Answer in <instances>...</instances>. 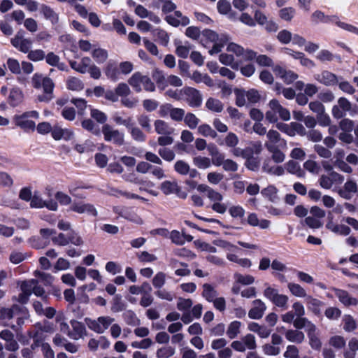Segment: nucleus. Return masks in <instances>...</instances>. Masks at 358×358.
<instances>
[{
	"label": "nucleus",
	"mask_w": 358,
	"mask_h": 358,
	"mask_svg": "<svg viewBox=\"0 0 358 358\" xmlns=\"http://www.w3.org/2000/svg\"><path fill=\"white\" fill-rule=\"evenodd\" d=\"M128 83L134 88L136 92H141L143 84V88L147 92H154L155 85L148 76H143L141 72H135L128 80Z\"/></svg>",
	"instance_id": "obj_1"
},
{
	"label": "nucleus",
	"mask_w": 358,
	"mask_h": 358,
	"mask_svg": "<svg viewBox=\"0 0 358 358\" xmlns=\"http://www.w3.org/2000/svg\"><path fill=\"white\" fill-rule=\"evenodd\" d=\"M39 117V114L36 110L27 111L21 115H15L13 117V121L17 127H20L24 131H34L36 128V124L29 118Z\"/></svg>",
	"instance_id": "obj_2"
},
{
	"label": "nucleus",
	"mask_w": 358,
	"mask_h": 358,
	"mask_svg": "<svg viewBox=\"0 0 358 358\" xmlns=\"http://www.w3.org/2000/svg\"><path fill=\"white\" fill-rule=\"evenodd\" d=\"M115 319L110 316H100L96 320L86 318L85 322L91 330L97 334H102L114 322Z\"/></svg>",
	"instance_id": "obj_3"
},
{
	"label": "nucleus",
	"mask_w": 358,
	"mask_h": 358,
	"mask_svg": "<svg viewBox=\"0 0 358 358\" xmlns=\"http://www.w3.org/2000/svg\"><path fill=\"white\" fill-rule=\"evenodd\" d=\"M180 94L185 96V100L189 106L198 108L201 106L202 96L197 89L186 86L180 90Z\"/></svg>",
	"instance_id": "obj_4"
},
{
	"label": "nucleus",
	"mask_w": 358,
	"mask_h": 358,
	"mask_svg": "<svg viewBox=\"0 0 358 358\" xmlns=\"http://www.w3.org/2000/svg\"><path fill=\"white\" fill-rule=\"evenodd\" d=\"M101 131L106 141H112L113 144L117 146L124 144V134L120 132L117 129H113L110 124H104Z\"/></svg>",
	"instance_id": "obj_5"
},
{
	"label": "nucleus",
	"mask_w": 358,
	"mask_h": 358,
	"mask_svg": "<svg viewBox=\"0 0 358 358\" xmlns=\"http://www.w3.org/2000/svg\"><path fill=\"white\" fill-rule=\"evenodd\" d=\"M10 43L18 51L27 53L32 47L33 41L31 38H25L24 31H20L10 39Z\"/></svg>",
	"instance_id": "obj_6"
},
{
	"label": "nucleus",
	"mask_w": 358,
	"mask_h": 358,
	"mask_svg": "<svg viewBox=\"0 0 358 358\" xmlns=\"http://www.w3.org/2000/svg\"><path fill=\"white\" fill-rule=\"evenodd\" d=\"M159 188L165 195L175 194L178 197L182 199H186L187 196V194L182 190L176 180H165L161 183Z\"/></svg>",
	"instance_id": "obj_7"
},
{
	"label": "nucleus",
	"mask_w": 358,
	"mask_h": 358,
	"mask_svg": "<svg viewBox=\"0 0 358 358\" xmlns=\"http://www.w3.org/2000/svg\"><path fill=\"white\" fill-rule=\"evenodd\" d=\"M30 206L32 208H43L46 207L50 210H57V203L53 201H44L38 192H35L32 198L30 201Z\"/></svg>",
	"instance_id": "obj_8"
},
{
	"label": "nucleus",
	"mask_w": 358,
	"mask_h": 358,
	"mask_svg": "<svg viewBox=\"0 0 358 358\" xmlns=\"http://www.w3.org/2000/svg\"><path fill=\"white\" fill-rule=\"evenodd\" d=\"M31 83L34 88L39 89L43 87V90L50 91L51 87H54L52 80L48 78L43 77L41 74L35 73L31 78Z\"/></svg>",
	"instance_id": "obj_9"
},
{
	"label": "nucleus",
	"mask_w": 358,
	"mask_h": 358,
	"mask_svg": "<svg viewBox=\"0 0 358 358\" xmlns=\"http://www.w3.org/2000/svg\"><path fill=\"white\" fill-rule=\"evenodd\" d=\"M315 78L325 86H334L338 83L337 76L327 70L322 71L320 74L316 75Z\"/></svg>",
	"instance_id": "obj_10"
},
{
	"label": "nucleus",
	"mask_w": 358,
	"mask_h": 358,
	"mask_svg": "<svg viewBox=\"0 0 358 358\" xmlns=\"http://www.w3.org/2000/svg\"><path fill=\"white\" fill-rule=\"evenodd\" d=\"M70 209L78 213H86L88 215H92L94 217L97 216V211L96 208L92 204L90 203H84L83 202H74L71 205Z\"/></svg>",
	"instance_id": "obj_11"
},
{
	"label": "nucleus",
	"mask_w": 358,
	"mask_h": 358,
	"mask_svg": "<svg viewBox=\"0 0 358 358\" xmlns=\"http://www.w3.org/2000/svg\"><path fill=\"white\" fill-rule=\"evenodd\" d=\"M315 331V325L313 323H309L306 329L307 335L309 338V344L313 350L320 351L322 348V343L320 339L316 335Z\"/></svg>",
	"instance_id": "obj_12"
},
{
	"label": "nucleus",
	"mask_w": 358,
	"mask_h": 358,
	"mask_svg": "<svg viewBox=\"0 0 358 358\" xmlns=\"http://www.w3.org/2000/svg\"><path fill=\"white\" fill-rule=\"evenodd\" d=\"M70 323L72 326L73 331H70L69 330V338L78 340L86 335V328L83 323L75 320H71Z\"/></svg>",
	"instance_id": "obj_13"
},
{
	"label": "nucleus",
	"mask_w": 358,
	"mask_h": 358,
	"mask_svg": "<svg viewBox=\"0 0 358 358\" xmlns=\"http://www.w3.org/2000/svg\"><path fill=\"white\" fill-rule=\"evenodd\" d=\"M357 192V183L354 180H348L344 184L343 187L338 191V193L341 197L349 200L352 197L353 194Z\"/></svg>",
	"instance_id": "obj_14"
},
{
	"label": "nucleus",
	"mask_w": 358,
	"mask_h": 358,
	"mask_svg": "<svg viewBox=\"0 0 358 358\" xmlns=\"http://www.w3.org/2000/svg\"><path fill=\"white\" fill-rule=\"evenodd\" d=\"M254 307L248 312V317L250 319H261L266 309L265 303L261 299H255L253 301Z\"/></svg>",
	"instance_id": "obj_15"
},
{
	"label": "nucleus",
	"mask_w": 358,
	"mask_h": 358,
	"mask_svg": "<svg viewBox=\"0 0 358 358\" xmlns=\"http://www.w3.org/2000/svg\"><path fill=\"white\" fill-rule=\"evenodd\" d=\"M35 280L32 279L22 282L21 285L22 293L19 296V301L24 303L27 301L29 296L33 293Z\"/></svg>",
	"instance_id": "obj_16"
},
{
	"label": "nucleus",
	"mask_w": 358,
	"mask_h": 358,
	"mask_svg": "<svg viewBox=\"0 0 358 358\" xmlns=\"http://www.w3.org/2000/svg\"><path fill=\"white\" fill-rule=\"evenodd\" d=\"M24 94L19 87H13L8 97V102L12 107L19 106L23 101Z\"/></svg>",
	"instance_id": "obj_17"
},
{
	"label": "nucleus",
	"mask_w": 358,
	"mask_h": 358,
	"mask_svg": "<svg viewBox=\"0 0 358 358\" xmlns=\"http://www.w3.org/2000/svg\"><path fill=\"white\" fill-rule=\"evenodd\" d=\"M312 21L318 23V22H323V23H335L336 20H338V17L336 16H329L324 15V13L320 10H316L311 15Z\"/></svg>",
	"instance_id": "obj_18"
},
{
	"label": "nucleus",
	"mask_w": 358,
	"mask_h": 358,
	"mask_svg": "<svg viewBox=\"0 0 358 358\" xmlns=\"http://www.w3.org/2000/svg\"><path fill=\"white\" fill-rule=\"evenodd\" d=\"M307 307L315 315H319L321 313L320 308L324 306V303L317 299L313 298L311 296L306 297Z\"/></svg>",
	"instance_id": "obj_19"
},
{
	"label": "nucleus",
	"mask_w": 358,
	"mask_h": 358,
	"mask_svg": "<svg viewBox=\"0 0 358 358\" xmlns=\"http://www.w3.org/2000/svg\"><path fill=\"white\" fill-rule=\"evenodd\" d=\"M287 171L291 174L296 176L298 178H303L305 171L301 168L299 164L294 160H289L285 164Z\"/></svg>",
	"instance_id": "obj_20"
},
{
	"label": "nucleus",
	"mask_w": 358,
	"mask_h": 358,
	"mask_svg": "<svg viewBox=\"0 0 358 358\" xmlns=\"http://www.w3.org/2000/svg\"><path fill=\"white\" fill-rule=\"evenodd\" d=\"M336 296L345 306H356L358 304V300L356 298L351 297L345 290L337 289Z\"/></svg>",
	"instance_id": "obj_21"
},
{
	"label": "nucleus",
	"mask_w": 358,
	"mask_h": 358,
	"mask_svg": "<svg viewBox=\"0 0 358 358\" xmlns=\"http://www.w3.org/2000/svg\"><path fill=\"white\" fill-rule=\"evenodd\" d=\"M152 77L156 82L158 87L164 90L167 86V81L163 71L155 68L152 72Z\"/></svg>",
	"instance_id": "obj_22"
},
{
	"label": "nucleus",
	"mask_w": 358,
	"mask_h": 358,
	"mask_svg": "<svg viewBox=\"0 0 358 358\" xmlns=\"http://www.w3.org/2000/svg\"><path fill=\"white\" fill-rule=\"evenodd\" d=\"M104 73L108 79L116 81L119 78L120 72L115 64L108 63L105 68Z\"/></svg>",
	"instance_id": "obj_23"
},
{
	"label": "nucleus",
	"mask_w": 358,
	"mask_h": 358,
	"mask_svg": "<svg viewBox=\"0 0 358 358\" xmlns=\"http://www.w3.org/2000/svg\"><path fill=\"white\" fill-rule=\"evenodd\" d=\"M122 318L129 326H138L141 323L140 320L132 310H125L122 314Z\"/></svg>",
	"instance_id": "obj_24"
},
{
	"label": "nucleus",
	"mask_w": 358,
	"mask_h": 358,
	"mask_svg": "<svg viewBox=\"0 0 358 358\" xmlns=\"http://www.w3.org/2000/svg\"><path fill=\"white\" fill-rule=\"evenodd\" d=\"M285 338L290 342L301 343L304 340V334L302 331L289 329L285 333Z\"/></svg>",
	"instance_id": "obj_25"
},
{
	"label": "nucleus",
	"mask_w": 358,
	"mask_h": 358,
	"mask_svg": "<svg viewBox=\"0 0 358 358\" xmlns=\"http://www.w3.org/2000/svg\"><path fill=\"white\" fill-rule=\"evenodd\" d=\"M127 304L122 299L120 294H115L113 298L110 310L113 313H119L126 309Z\"/></svg>",
	"instance_id": "obj_26"
},
{
	"label": "nucleus",
	"mask_w": 358,
	"mask_h": 358,
	"mask_svg": "<svg viewBox=\"0 0 358 358\" xmlns=\"http://www.w3.org/2000/svg\"><path fill=\"white\" fill-rule=\"evenodd\" d=\"M119 215L127 220L134 222L135 223H141V219L132 211L130 208H123L121 209L120 212L118 213Z\"/></svg>",
	"instance_id": "obj_27"
},
{
	"label": "nucleus",
	"mask_w": 358,
	"mask_h": 358,
	"mask_svg": "<svg viewBox=\"0 0 358 358\" xmlns=\"http://www.w3.org/2000/svg\"><path fill=\"white\" fill-rule=\"evenodd\" d=\"M262 194L271 202H275L278 199V189L273 185H268L261 191Z\"/></svg>",
	"instance_id": "obj_28"
},
{
	"label": "nucleus",
	"mask_w": 358,
	"mask_h": 358,
	"mask_svg": "<svg viewBox=\"0 0 358 358\" xmlns=\"http://www.w3.org/2000/svg\"><path fill=\"white\" fill-rule=\"evenodd\" d=\"M110 194L116 197H118L120 195L126 197L127 199H143V197L136 194L122 191L114 187L110 188Z\"/></svg>",
	"instance_id": "obj_29"
},
{
	"label": "nucleus",
	"mask_w": 358,
	"mask_h": 358,
	"mask_svg": "<svg viewBox=\"0 0 358 358\" xmlns=\"http://www.w3.org/2000/svg\"><path fill=\"white\" fill-rule=\"evenodd\" d=\"M203 292L202 296L209 302H212L215 297L217 296V291L214 289V287L208 283H205L203 285Z\"/></svg>",
	"instance_id": "obj_30"
},
{
	"label": "nucleus",
	"mask_w": 358,
	"mask_h": 358,
	"mask_svg": "<svg viewBox=\"0 0 358 358\" xmlns=\"http://www.w3.org/2000/svg\"><path fill=\"white\" fill-rule=\"evenodd\" d=\"M206 106L210 110L220 113L223 110V103L218 99L210 97L206 103Z\"/></svg>",
	"instance_id": "obj_31"
},
{
	"label": "nucleus",
	"mask_w": 358,
	"mask_h": 358,
	"mask_svg": "<svg viewBox=\"0 0 358 358\" xmlns=\"http://www.w3.org/2000/svg\"><path fill=\"white\" fill-rule=\"evenodd\" d=\"M152 34L159 38L161 45H167L169 41V36L166 31L156 28L152 30Z\"/></svg>",
	"instance_id": "obj_32"
},
{
	"label": "nucleus",
	"mask_w": 358,
	"mask_h": 358,
	"mask_svg": "<svg viewBox=\"0 0 358 358\" xmlns=\"http://www.w3.org/2000/svg\"><path fill=\"white\" fill-rule=\"evenodd\" d=\"M241 323L239 321L231 322L227 329V334L231 339L235 338L240 332Z\"/></svg>",
	"instance_id": "obj_33"
},
{
	"label": "nucleus",
	"mask_w": 358,
	"mask_h": 358,
	"mask_svg": "<svg viewBox=\"0 0 358 358\" xmlns=\"http://www.w3.org/2000/svg\"><path fill=\"white\" fill-rule=\"evenodd\" d=\"M229 215L234 219L239 218L241 221L244 220L245 211L241 206H232L229 208Z\"/></svg>",
	"instance_id": "obj_34"
},
{
	"label": "nucleus",
	"mask_w": 358,
	"mask_h": 358,
	"mask_svg": "<svg viewBox=\"0 0 358 358\" xmlns=\"http://www.w3.org/2000/svg\"><path fill=\"white\" fill-rule=\"evenodd\" d=\"M46 62L51 66H57L60 70H64L65 64L59 62V57L55 55L53 52H50L47 55Z\"/></svg>",
	"instance_id": "obj_35"
},
{
	"label": "nucleus",
	"mask_w": 358,
	"mask_h": 358,
	"mask_svg": "<svg viewBox=\"0 0 358 358\" xmlns=\"http://www.w3.org/2000/svg\"><path fill=\"white\" fill-rule=\"evenodd\" d=\"M92 57L99 64L103 63L108 58V52L101 48L94 49L92 52Z\"/></svg>",
	"instance_id": "obj_36"
},
{
	"label": "nucleus",
	"mask_w": 358,
	"mask_h": 358,
	"mask_svg": "<svg viewBox=\"0 0 358 358\" xmlns=\"http://www.w3.org/2000/svg\"><path fill=\"white\" fill-rule=\"evenodd\" d=\"M155 131L162 135H169L171 132L169 131L168 124L161 120H157L155 122Z\"/></svg>",
	"instance_id": "obj_37"
},
{
	"label": "nucleus",
	"mask_w": 358,
	"mask_h": 358,
	"mask_svg": "<svg viewBox=\"0 0 358 358\" xmlns=\"http://www.w3.org/2000/svg\"><path fill=\"white\" fill-rule=\"evenodd\" d=\"M288 288L291 293L297 297H306V292L305 289L299 284L289 282Z\"/></svg>",
	"instance_id": "obj_38"
},
{
	"label": "nucleus",
	"mask_w": 358,
	"mask_h": 358,
	"mask_svg": "<svg viewBox=\"0 0 358 358\" xmlns=\"http://www.w3.org/2000/svg\"><path fill=\"white\" fill-rule=\"evenodd\" d=\"M260 158L259 157H252V158L245 160V166L250 171H257L260 167Z\"/></svg>",
	"instance_id": "obj_39"
},
{
	"label": "nucleus",
	"mask_w": 358,
	"mask_h": 358,
	"mask_svg": "<svg viewBox=\"0 0 358 358\" xmlns=\"http://www.w3.org/2000/svg\"><path fill=\"white\" fill-rule=\"evenodd\" d=\"M34 275L37 277L45 285H50L53 282L54 278L50 274L41 271H35Z\"/></svg>",
	"instance_id": "obj_40"
},
{
	"label": "nucleus",
	"mask_w": 358,
	"mask_h": 358,
	"mask_svg": "<svg viewBox=\"0 0 358 358\" xmlns=\"http://www.w3.org/2000/svg\"><path fill=\"white\" fill-rule=\"evenodd\" d=\"M27 257L28 255L27 253L14 250L10 253L9 259L13 264H17L25 260Z\"/></svg>",
	"instance_id": "obj_41"
},
{
	"label": "nucleus",
	"mask_w": 358,
	"mask_h": 358,
	"mask_svg": "<svg viewBox=\"0 0 358 358\" xmlns=\"http://www.w3.org/2000/svg\"><path fill=\"white\" fill-rule=\"evenodd\" d=\"M262 169L264 171H266L268 173H271L278 176H282L285 173V170L282 166H269L266 161L263 164Z\"/></svg>",
	"instance_id": "obj_42"
},
{
	"label": "nucleus",
	"mask_w": 358,
	"mask_h": 358,
	"mask_svg": "<svg viewBox=\"0 0 358 358\" xmlns=\"http://www.w3.org/2000/svg\"><path fill=\"white\" fill-rule=\"evenodd\" d=\"M41 12L47 20H49L52 22H56L57 20V14L49 6L42 5L41 7Z\"/></svg>",
	"instance_id": "obj_43"
},
{
	"label": "nucleus",
	"mask_w": 358,
	"mask_h": 358,
	"mask_svg": "<svg viewBox=\"0 0 358 358\" xmlns=\"http://www.w3.org/2000/svg\"><path fill=\"white\" fill-rule=\"evenodd\" d=\"M268 150L272 152L271 159L275 163L279 164L285 160V154L277 147H271Z\"/></svg>",
	"instance_id": "obj_44"
},
{
	"label": "nucleus",
	"mask_w": 358,
	"mask_h": 358,
	"mask_svg": "<svg viewBox=\"0 0 358 358\" xmlns=\"http://www.w3.org/2000/svg\"><path fill=\"white\" fill-rule=\"evenodd\" d=\"M198 131L201 135L206 137L210 136L215 138L217 136L216 131L207 124L200 125L198 128Z\"/></svg>",
	"instance_id": "obj_45"
},
{
	"label": "nucleus",
	"mask_w": 358,
	"mask_h": 358,
	"mask_svg": "<svg viewBox=\"0 0 358 358\" xmlns=\"http://www.w3.org/2000/svg\"><path fill=\"white\" fill-rule=\"evenodd\" d=\"M174 170L180 175H187L189 171V166L182 160H178L174 164Z\"/></svg>",
	"instance_id": "obj_46"
},
{
	"label": "nucleus",
	"mask_w": 358,
	"mask_h": 358,
	"mask_svg": "<svg viewBox=\"0 0 358 358\" xmlns=\"http://www.w3.org/2000/svg\"><path fill=\"white\" fill-rule=\"evenodd\" d=\"M295 9L292 7H287L280 10L279 15L281 19L289 22L294 17Z\"/></svg>",
	"instance_id": "obj_47"
},
{
	"label": "nucleus",
	"mask_w": 358,
	"mask_h": 358,
	"mask_svg": "<svg viewBox=\"0 0 358 358\" xmlns=\"http://www.w3.org/2000/svg\"><path fill=\"white\" fill-rule=\"evenodd\" d=\"M194 164L199 169H207L210 166V160L206 157H195L193 158Z\"/></svg>",
	"instance_id": "obj_48"
},
{
	"label": "nucleus",
	"mask_w": 358,
	"mask_h": 358,
	"mask_svg": "<svg viewBox=\"0 0 358 358\" xmlns=\"http://www.w3.org/2000/svg\"><path fill=\"white\" fill-rule=\"evenodd\" d=\"M19 309L17 306H13L10 308H2L0 311L1 317L3 320H10L14 317Z\"/></svg>",
	"instance_id": "obj_49"
},
{
	"label": "nucleus",
	"mask_w": 358,
	"mask_h": 358,
	"mask_svg": "<svg viewBox=\"0 0 358 358\" xmlns=\"http://www.w3.org/2000/svg\"><path fill=\"white\" fill-rule=\"evenodd\" d=\"M343 321H344L343 329L345 331L351 332L357 329L356 322L351 315H345Z\"/></svg>",
	"instance_id": "obj_50"
},
{
	"label": "nucleus",
	"mask_w": 358,
	"mask_h": 358,
	"mask_svg": "<svg viewBox=\"0 0 358 358\" xmlns=\"http://www.w3.org/2000/svg\"><path fill=\"white\" fill-rule=\"evenodd\" d=\"M184 122L191 129H194L197 127L199 120L194 113H187L184 117Z\"/></svg>",
	"instance_id": "obj_51"
},
{
	"label": "nucleus",
	"mask_w": 358,
	"mask_h": 358,
	"mask_svg": "<svg viewBox=\"0 0 358 358\" xmlns=\"http://www.w3.org/2000/svg\"><path fill=\"white\" fill-rule=\"evenodd\" d=\"M217 11L220 14L227 15L231 9V6L227 0H219L217 3Z\"/></svg>",
	"instance_id": "obj_52"
},
{
	"label": "nucleus",
	"mask_w": 358,
	"mask_h": 358,
	"mask_svg": "<svg viewBox=\"0 0 358 358\" xmlns=\"http://www.w3.org/2000/svg\"><path fill=\"white\" fill-rule=\"evenodd\" d=\"M139 125L146 131L150 133L152 130V127L150 123V120L149 117L145 114H142L137 117Z\"/></svg>",
	"instance_id": "obj_53"
},
{
	"label": "nucleus",
	"mask_w": 358,
	"mask_h": 358,
	"mask_svg": "<svg viewBox=\"0 0 358 358\" xmlns=\"http://www.w3.org/2000/svg\"><path fill=\"white\" fill-rule=\"evenodd\" d=\"M81 125L83 128L92 134H98L99 133V127L95 125L94 122L91 119L83 120L81 122Z\"/></svg>",
	"instance_id": "obj_54"
},
{
	"label": "nucleus",
	"mask_w": 358,
	"mask_h": 358,
	"mask_svg": "<svg viewBox=\"0 0 358 358\" xmlns=\"http://www.w3.org/2000/svg\"><path fill=\"white\" fill-rule=\"evenodd\" d=\"M175 353V349L171 346L162 347L157 350V358H169Z\"/></svg>",
	"instance_id": "obj_55"
},
{
	"label": "nucleus",
	"mask_w": 358,
	"mask_h": 358,
	"mask_svg": "<svg viewBox=\"0 0 358 358\" xmlns=\"http://www.w3.org/2000/svg\"><path fill=\"white\" fill-rule=\"evenodd\" d=\"M256 62L260 66L272 67L273 66V59L266 55H259L256 57Z\"/></svg>",
	"instance_id": "obj_56"
},
{
	"label": "nucleus",
	"mask_w": 358,
	"mask_h": 358,
	"mask_svg": "<svg viewBox=\"0 0 358 358\" xmlns=\"http://www.w3.org/2000/svg\"><path fill=\"white\" fill-rule=\"evenodd\" d=\"M6 65L13 73L20 74L21 73V66L17 59L9 58L6 62Z\"/></svg>",
	"instance_id": "obj_57"
},
{
	"label": "nucleus",
	"mask_w": 358,
	"mask_h": 358,
	"mask_svg": "<svg viewBox=\"0 0 358 358\" xmlns=\"http://www.w3.org/2000/svg\"><path fill=\"white\" fill-rule=\"evenodd\" d=\"M132 138L138 142H144L146 140V135L137 127H134L129 131Z\"/></svg>",
	"instance_id": "obj_58"
},
{
	"label": "nucleus",
	"mask_w": 358,
	"mask_h": 358,
	"mask_svg": "<svg viewBox=\"0 0 358 358\" xmlns=\"http://www.w3.org/2000/svg\"><path fill=\"white\" fill-rule=\"evenodd\" d=\"M234 93L236 95V105L238 107H242L245 104L246 93L243 89H235Z\"/></svg>",
	"instance_id": "obj_59"
},
{
	"label": "nucleus",
	"mask_w": 358,
	"mask_h": 358,
	"mask_svg": "<svg viewBox=\"0 0 358 358\" xmlns=\"http://www.w3.org/2000/svg\"><path fill=\"white\" fill-rule=\"evenodd\" d=\"M158 153L163 159L167 162L173 161L176 156L174 152L167 148H160Z\"/></svg>",
	"instance_id": "obj_60"
},
{
	"label": "nucleus",
	"mask_w": 358,
	"mask_h": 358,
	"mask_svg": "<svg viewBox=\"0 0 358 358\" xmlns=\"http://www.w3.org/2000/svg\"><path fill=\"white\" fill-rule=\"evenodd\" d=\"M277 38L281 43L287 44L291 41L292 35V33L288 30L283 29L278 32Z\"/></svg>",
	"instance_id": "obj_61"
},
{
	"label": "nucleus",
	"mask_w": 358,
	"mask_h": 358,
	"mask_svg": "<svg viewBox=\"0 0 358 358\" xmlns=\"http://www.w3.org/2000/svg\"><path fill=\"white\" fill-rule=\"evenodd\" d=\"M329 344L337 349H341L345 345V340L341 336H334L329 340Z\"/></svg>",
	"instance_id": "obj_62"
},
{
	"label": "nucleus",
	"mask_w": 358,
	"mask_h": 358,
	"mask_svg": "<svg viewBox=\"0 0 358 358\" xmlns=\"http://www.w3.org/2000/svg\"><path fill=\"white\" fill-rule=\"evenodd\" d=\"M27 55L29 59L34 62H38L45 58V52L42 50H29Z\"/></svg>",
	"instance_id": "obj_63"
},
{
	"label": "nucleus",
	"mask_w": 358,
	"mask_h": 358,
	"mask_svg": "<svg viewBox=\"0 0 358 358\" xmlns=\"http://www.w3.org/2000/svg\"><path fill=\"white\" fill-rule=\"evenodd\" d=\"M325 316L329 320H337L341 315V311L336 307H329L324 312Z\"/></svg>",
	"instance_id": "obj_64"
}]
</instances>
